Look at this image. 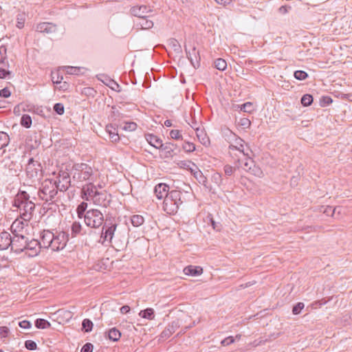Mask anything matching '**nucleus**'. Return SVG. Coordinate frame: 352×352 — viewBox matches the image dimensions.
I'll list each match as a JSON object with an SVG mask.
<instances>
[{
  "label": "nucleus",
  "mask_w": 352,
  "mask_h": 352,
  "mask_svg": "<svg viewBox=\"0 0 352 352\" xmlns=\"http://www.w3.org/2000/svg\"><path fill=\"white\" fill-rule=\"evenodd\" d=\"M41 171L40 164L33 158H30L25 168L26 183L23 182V186H27V190H30V193L33 195L37 193L36 186L38 183Z\"/></svg>",
  "instance_id": "f257e3e1"
},
{
  "label": "nucleus",
  "mask_w": 352,
  "mask_h": 352,
  "mask_svg": "<svg viewBox=\"0 0 352 352\" xmlns=\"http://www.w3.org/2000/svg\"><path fill=\"white\" fill-rule=\"evenodd\" d=\"M182 195V192L179 190H173L170 191L169 195L164 199V210L169 214L177 213L179 206L183 204Z\"/></svg>",
  "instance_id": "f03ea898"
},
{
  "label": "nucleus",
  "mask_w": 352,
  "mask_h": 352,
  "mask_svg": "<svg viewBox=\"0 0 352 352\" xmlns=\"http://www.w3.org/2000/svg\"><path fill=\"white\" fill-rule=\"evenodd\" d=\"M94 170L91 166L85 163L73 166L72 179L74 182H83L91 178Z\"/></svg>",
  "instance_id": "7ed1b4c3"
},
{
  "label": "nucleus",
  "mask_w": 352,
  "mask_h": 352,
  "mask_svg": "<svg viewBox=\"0 0 352 352\" xmlns=\"http://www.w3.org/2000/svg\"><path fill=\"white\" fill-rule=\"evenodd\" d=\"M58 186L54 181L45 179L41 184V188L39 192V196L43 200L46 201H53L58 193Z\"/></svg>",
  "instance_id": "20e7f679"
},
{
  "label": "nucleus",
  "mask_w": 352,
  "mask_h": 352,
  "mask_svg": "<svg viewBox=\"0 0 352 352\" xmlns=\"http://www.w3.org/2000/svg\"><path fill=\"white\" fill-rule=\"evenodd\" d=\"M84 221L89 228H99L104 223V215L98 209H89L84 214Z\"/></svg>",
  "instance_id": "39448f33"
},
{
  "label": "nucleus",
  "mask_w": 352,
  "mask_h": 352,
  "mask_svg": "<svg viewBox=\"0 0 352 352\" xmlns=\"http://www.w3.org/2000/svg\"><path fill=\"white\" fill-rule=\"evenodd\" d=\"M25 245H23V254L29 257H34L38 254L42 248L41 243L37 239H29L28 236L23 235Z\"/></svg>",
  "instance_id": "423d86ee"
},
{
  "label": "nucleus",
  "mask_w": 352,
  "mask_h": 352,
  "mask_svg": "<svg viewBox=\"0 0 352 352\" xmlns=\"http://www.w3.org/2000/svg\"><path fill=\"white\" fill-rule=\"evenodd\" d=\"M35 195L30 193V190H23V221H30L32 218V213L34 210L35 204L29 201L30 198L35 199Z\"/></svg>",
  "instance_id": "0eeeda50"
},
{
  "label": "nucleus",
  "mask_w": 352,
  "mask_h": 352,
  "mask_svg": "<svg viewBox=\"0 0 352 352\" xmlns=\"http://www.w3.org/2000/svg\"><path fill=\"white\" fill-rule=\"evenodd\" d=\"M69 240V234L61 231H56L54 234L53 241H52L51 250L53 251H59L63 250Z\"/></svg>",
  "instance_id": "6e6552de"
},
{
  "label": "nucleus",
  "mask_w": 352,
  "mask_h": 352,
  "mask_svg": "<svg viewBox=\"0 0 352 352\" xmlns=\"http://www.w3.org/2000/svg\"><path fill=\"white\" fill-rule=\"evenodd\" d=\"M58 188L61 192H65L71 186L70 175L67 170H61L58 172L57 179L54 181Z\"/></svg>",
  "instance_id": "1a4fd4ad"
},
{
  "label": "nucleus",
  "mask_w": 352,
  "mask_h": 352,
  "mask_svg": "<svg viewBox=\"0 0 352 352\" xmlns=\"http://www.w3.org/2000/svg\"><path fill=\"white\" fill-rule=\"evenodd\" d=\"M228 153L236 168H241L243 160H247V156H248L247 152L239 151L234 147H228Z\"/></svg>",
  "instance_id": "9d476101"
},
{
  "label": "nucleus",
  "mask_w": 352,
  "mask_h": 352,
  "mask_svg": "<svg viewBox=\"0 0 352 352\" xmlns=\"http://www.w3.org/2000/svg\"><path fill=\"white\" fill-rule=\"evenodd\" d=\"M98 187L90 182L83 186L81 193L82 198L86 201H94L98 192Z\"/></svg>",
  "instance_id": "9b49d317"
},
{
  "label": "nucleus",
  "mask_w": 352,
  "mask_h": 352,
  "mask_svg": "<svg viewBox=\"0 0 352 352\" xmlns=\"http://www.w3.org/2000/svg\"><path fill=\"white\" fill-rule=\"evenodd\" d=\"M111 201V195L108 194L107 191H98L95 199L93 203L95 205L107 208Z\"/></svg>",
  "instance_id": "f8f14e48"
},
{
  "label": "nucleus",
  "mask_w": 352,
  "mask_h": 352,
  "mask_svg": "<svg viewBox=\"0 0 352 352\" xmlns=\"http://www.w3.org/2000/svg\"><path fill=\"white\" fill-rule=\"evenodd\" d=\"M180 324L179 320L178 319L170 322L161 333L160 338L166 340L170 338V336L180 327Z\"/></svg>",
  "instance_id": "ddd939ff"
},
{
  "label": "nucleus",
  "mask_w": 352,
  "mask_h": 352,
  "mask_svg": "<svg viewBox=\"0 0 352 352\" xmlns=\"http://www.w3.org/2000/svg\"><path fill=\"white\" fill-rule=\"evenodd\" d=\"M151 12L152 10L150 8L144 5L134 6L131 8V14L138 17L139 19L148 17V14Z\"/></svg>",
  "instance_id": "4468645a"
},
{
  "label": "nucleus",
  "mask_w": 352,
  "mask_h": 352,
  "mask_svg": "<svg viewBox=\"0 0 352 352\" xmlns=\"http://www.w3.org/2000/svg\"><path fill=\"white\" fill-rule=\"evenodd\" d=\"M117 225L116 223L107 226L106 224L102 227L101 232V238L103 239L102 243L104 241L111 242L113 237L114 232L116 230Z\"/></svg>",
  "instance_id": "2eb2a0df"
},
{
  "label": "nucleus",
  "mask_w": 352,
  "mask_h": 352,
  "mask_svg": "<svg viewBox=\"0 0 352 352\" xmlns=\"http://www.w3.org/2000/svg\"><path fill=\"white\" fill-rule=\"evenodd\" d=\"M185 50L186 52V56L190 60L191 65L195 68L199 67L200 60L199 51L196 50L195 47H193L190 50H188L186 47H185Z\"/></svg>",
  "instance_id": "dca6fc26"
},
{
  "label": "nucleus",
  "mask_w": 352,
  "mask_h": 352,
  "mask_svg": "<svg viewBox=\"0 0 352 352\" xmlns=\"http://www.w3.org/2000/svg\"><path fill=\"white\" fill-rule=\"evenodd\" d=\"M54 232L49 230H44L41 234V245L44 248H50L52 241H53Z\"/></svg>",
  "instance_id": "f3484780"
},
{
  "label": "nucleus",
  "mask_w": 352,
  "mask_h": 352,
  "mask_svg": "<svg viewBox=\"0 0 352 352\" xmlns=\"http://www.w3.org/2000/svg\"><path fill=\"white\" fill-rule=\"evenodd\" d=\"M154 192L158 199H164L169 195V186L164 183H160L155 186Z\"/></svg>",
  "instance_id": "a211bd4d"
},
{
  "label": "nucleus",
  "mask_w": 352,
  "mask_h": 352,
  "mask_svg": "<svg viewBox=\"0 0 352 352\" xmlns=\"http://www.w3.org/2000/svg\"><path fill=\"white\" fill-rule=\"evenodd\" d=\"M56 30L57 27L55 24L48 22L40 23L36 27V31L45 34L54 33Z\"/></svg>",
  "instance_id": "6ab92c4d"
},
{
  "label": "nucleus",
  "mask_w": 352,
  "mask_h": 352,
  "mask_svg": "<svg viewBox=\"0 0 352 352\" xmlns=\"http://www.w3.org/2000/svg\"><path fill=\"white\" fill-rule=\"evenodd\" d=\"M175 144L170 142H166L165 144H163L160 150L163 153L164 158H171L175 155Z\"/></svg>",
  "instance_id": "aec40b11"
},
{
  "label": "nucleus",
  "mask_w": 352,
  "mask_h": 352,
  "mask_svg": "<svg viewBox=\"0 0 352 352\" xmlns=\"http://www.w3.org/2000/svg\"><path fill=\"white\" fill-rule=\"evenodd\" d=\"M12 243L11 236L8 232L0 233V250L8 249Z\"/></svg>",
  "instance_id": "412c9836"
},
{
  "label": "nucleus",
  "mask_w": 352,
  "mask_h": 352,
  "mask_svg": "<svg viewBox=\"0 0 352 352\" xmlns=\"http://www.w3.org/2000/svg\"><path fill=\"white\" fill-rule=\"evenodd\" d=\"M145 139L150 145L155 147V148L160 149L163 145L162 140L153 134H146Z\"/></svg>",
  "instance_id": "4be33fe9"
},
{
  "label": "nucleus",
  "mask_w": 352,
  "mask_h": 352,
  "mask_svg": "<svg viewBox=\"0 0 352 352\" xmlns=\"http://www.w3.org/2000/svg\"><path fill=\"white\" fill-rule=\"evenodd\" d=\"M21 239H22V236L20 235H14L11 237L12 243H10L11 250L16 252V254L21 253L22 252V244L21 243Z\"/></svg>",
  "instance_id": "5701e85b"
},
{
  "label": "nucleus",
  "mask_w": 352,
  "mask_h": 352,
  "mask_svg": "<svg viewBox=\"0 0 352 352\" xmlns=\"http://www.w3.org/2000/svg\"><path fill=\"white\" fill-rule=\"evenodd\" d=\"M22 214L20 213L17 219L12 223L11 226V230L13 235H20L22 236L21 233L22 232Z\"/></svg>",
  "instance_id": "b1692460"
},
{
  "label": "nucleus",
  "mask_w": 352,
  "mask_h": 352,
  "mask_svg": "<svg viewBox=\"0 0 352 352\" xmlns=\"http://www.w3.org/2000/svg\"><path fill=\"white\" fill-rule=\"evenodd\" d=\"M38 146V142L36 140V133L33 135H27L25 138V149L28 151H32L35 149Z\"/></svg>",
  "instance_id": "393cba45"
},
{
  "label": "nucleus",
  "mask_w": 352,
  "mask_h": 352,
  "mask_svg": "<svg viewBox=\"0 0 352 352\" xmlns=\"http://www.w3.org/2000/svg\"><path fill=\"white\" fill-rule=\"evenodd\" d=\"M203 270L199 266L188 265L184 269L186 275L196 276L202 274Z\"/></svg>",
  "instance_id": "a878e982"
},
{
  "label": "nucleus",
  "mask_w": 352,
  "mask_h": 352,
  "mask_svg": "<svg viewBox=\"0 0 352 352\" xmlns=\"http://www.w3.org/2000/svg\"><path fill=\"white\" fill-rule=\"evenodd\" d=\"M106 131L109 133V138L112 142H117L120 140L118 131L112 124L107 125Z\"/></svg>",
  "instance_id": "bb28decb"
},
{
  "label": "nucleus",
  "mask_w": 352,
  "mask_h": 352,
  "mask_svg": "<svg viewBox=\"0 0 352 352\" xmlns=\"http://www.w3.org/2000/svg\"><path fill=\"white\" fill-rule=\"evenodd\" d=\"M136 26L142 30H149L153 26V22L148 20L147 17L138 19Z\"/></svg>",
  "instance_id": "cd10ccee"
},
{
  "label": "nucleus",
  "mask_w": 352,
  "mask_h": 352,
  "mask_svg": "<svg viewBox=\"0 0 352 352\" xmlns=\"http://www.w3.org/2000/svg\"><path fill=\"white\" fill-rule=\"evenodd\" d=\"M139 316L143 318H146L150 320H153L155 318L154 309L152 308H147L144 310H142L139 313Z\"/></svg>",
  "instance_id": "c85d7f7f"
},
{
  "label": "nucleus",
  "mask_w": 352,
  "mask_h": 352,
  "mask_svg": "<svg viewBox=\"0 0 352 352\" xmlns=\"http://www.w3.org/2000/svg\"><path fill=\"white\" fill-rule=\"evenodd\" d=\"M108 337L111 340L116 342L121 337V333L116 328H112L109 331Z\"/></svg>",
  "instance_id": "c756f323"
},
{
  "label": "nucleus",
  "mask_w": 352,
  "mask_h": 352,
  "mask_svg": "<svg viewBox=\"0 0 352 352\" xmlns=\"http://www.w3.org/2000/svg\"><path fill=\"white\" fill-rule=\"evenodd\" d=\"M35 326L37 329H47L49 328L51 326V324L49 321L43 319V318H38L35 320Z\"/></svg>",
  "instance_id": "7c9ffc66"
},
{
  "label": "nucleus",
  "mask_w": 352,
  "mask_h": 352,
  "mask_svg": "<svg viewBox=\"0 0 352 352\" xmlns=\"http://www.w3.org/2000/svg\"><path fill=\"white\" fill-rule=\"evenodd\" d=\"M144 220L142 216L134 214L131 218V222L134 227H138L143 224Z\"/></svg>",
  "instance_id": "2f4dec72"
},
{
  "label": "nucleus",
  "mask_w": 352,
  "mask_h": 352,
  "mask_svg": "<svg viewBox=\"0 0 352 352\" xmlns=\"http://www.w3.org/2000/svg\"><path fill=\"white\" fill-rule=\"evenodd\" d=\"M87 208V204L85 202H82L80 204L78 205L77 207L76 211L77 214L79 218H84V214L85 212L88 210Z\"/></svg>",
  "instance_id": "473e14b6"
},
{
  "label": "nucleus",
  "mask_w": 352,
  "mask_h": 352,
  "mask_svg": "<svg viewBox=\"0 0 352 352\" xmlns=\"http://www.w3.org/2000/svg\"><path fill=\"white\" fill-rule=\"evenodd\" d=\"M9 140V136L6 133L0 131V149L4 148L8 144Z\"/></svg>",
  "instance_id": "72a5a7b5"
},
{
  "label": "nucleus",
  "mask_w": 352,
  "mask_h": 352,
  "mask_svg": "<svg viewBox=\"0 0 352 352\" xmlns=\"http://www.w3.org/2000/svg\"><path fill=\"white\" fill-rule=\"evenodd\" d=\"M21 204H22V191L19 189L14 199L13 200L12 207L15 208L16 210L20 208V206Z\"/></svg>",
  "instance_id": "f704fd0d"
},
{
  "label": "nucleus",
  "mask_w": 352,
  "mask_h": 352,
  "mask_svg": "<svg viewBox=\"0 0 352 352\" xmlns=\"http://www.w3.org/2000/svg\"><path fill=\"white\" fill-rule=\"evenodd\" d=\"M214 67L220 71H224L227 68V63L223 58H217L214 61Z\"/></svg>",
  "instance_id": "c9c22d12"
},
{
  "label": "nucleus",
  "mask_w": 352,
  "mask_h": 352,
  "mask_svg": "<svg viewBox=\"0 0 352 352\" xmlns=\"http://www.w3.org/2000/svg\"><path fill=\"white\" fill-rule=\"evenodd\" d=\"M244 140L241 139L240 138H236L234 144H230L229 147H234L239 151H245L244 150Z\"/></svg>",
  "instance_id": "e433bc0d"
},
{
  "label": "nucleus",
  "mask_w": 352,
  "mask_h": 352,
  "mask_svg": "<svg viewBox=\"0 0 352 352\" xmlns=\"http://www.w3.org/2000/svg\"><path fill=\"white\" fill-rule=\"evenodd\" d=\"M7 48L5 45L0 46V63L1 65H6L7 61L6 56Z\"/></svg>",
  "instance_id": "4c0bfd02"
},
{
  "label": "nucleus",
  "mask_w": 352,
  "mask_h": 352,
  "mask_svg": "<svg viewBox=\"0 0 352 352\" xmlns=\"http://www.w3.org/2000/svg\"><path fill=\"white\" fill-rule=\"evenodd\" d=\"M313 102V97L310 94H305L301 98V104L304 107H308Z\"/></svg>",
  "instance_id": "58836bf2"
},
{
  "label": "nucleus",
  "mask_w": 352,
  "mask_h": 352,
  "mask_svg": "<svg viewBox=\"0 0 352 352\" xmlns=\"http://www.w3.org/2000/svg\"><path fill=\"white\" fill-rule=\"evenodd\" d=\"M82 229V226L79 222L75 221L72 225V235L76 236L78 234Z\"/></svg>",
  "instance_id": "ea45409f"
},
{
  "label": "nucleus",
  "mask_w": 352,
  "mask_h": 352,
  "mask_svg": "<svg viewBox=\"0 0 352 352\" xmlns=\"http://www.w3.org/2000/svg\"><path fill=\"white\" fill-rule=\"evenodd\" d=\"M93 322L89 319H84L82 322V329L85 332H89L92 330Z\"/></svg>",
  "instance_id": "a19ab883"
},
{
  "label": "nucleus",
  "mask_w": 352,
  "mask_h": 352,
  "mask_svg": "<svg viewBox=\"0 0 352 352\" xmlns=\"http://www.w3.org/2000/svg\"><path fill=\"white\" fill-rule=\"evenodd\" d=\"M137 124L134 122H126L122 129L127 131H134L137 129Z\"/></svg>",
  "instance_id": "79ce46f5"
},
{
  "label": "nucleus",
  "mask_w": 352,
  "mask_h": 352,
  "mask_svg": "<svg viewBox=\"0 0 352 352\" xmlns=\"http://www.w3.org/2000/svg\"><path fill=\"white\" fill-rule=\"evenodd\" d=\"M294 76L297 80H305L308 77V74L305 71L297 70V71L294 72Z\"/></svg>",
  "instance_id": "37998d69"
},
{
  "label": "nucleus",
  "mask_w": 352,
  "mask_h": 352,
  "mask_svg": "<svg viewBox=\"0 0 352 352\" xmlns=\"http://www.w3.org/2000/svg\"><path fill=\"white\" fill-rule=\"evenodd\" d=\"M25 347L30 351H34L37 349L36 343L31 340H25L24 342Z\"/></svg>",
  "instance_id": "c03bdc74"
},
{
  "label": "nucleus",
  "mask_w": 352,
  "mask_h": 352,
  "mask_svg": "<svg viewBox=\"0 0 352 352\" xmlns=\"http://www.w3.org/2000/svg\"><path fill=\"white\" fill-rule=\"evenodd\" d=\"M333 100L330 96H325L320 98V104L323 107L331 104Z\"/></svg>",
  "instance_id": "a18cd8bd"
},
{
  "label": "nucleus",
  "mask_w": 352,
  "mask_h": 352,
  "mask_svg": "<svg viewBox=\"0 0 352 352\" xmlns=\"http://www.w3.org/2000/svg\"><path fill=\"white\" fill-rule=\"evenodd\" d=\"M23 232H25L28 236L34 235V228L28 223H27L25 225L23 223Z\"/></svg>",
  "instance_id": "49530a36"
},
{
  "label": "nucleus",
  "mask_w": 352,
  "mask_h": 352,
  "mask_svg": "<svg viewBox=\"0 0 352 352\" xmlns=\"http://www.w3.org/2000/svg\"><path fill=\"white\" fill-rule=\"evenodd\" d=\"M305 305L303 302L296 303L292 308V314L294 315H298L300 313L301 310L304 308Z\"/></svg>",
  "instance_id": "de8ad7c7"
},
{
  "label": "nucleus",
  "mask_w": 352,
  "mask_h": 352,
  "mask_svg": "<svg viewBox=\"0 0 352 352\" xmlns=\"http://www.w3.org/2000/svg\"><path fill=\"white\" fill-rule=\"evenodd\" d=\"M238 168H236L235 165L234 166H232L230 165L227 164L224 166L223 170L226 175L230 176L234 173V170Z\"/></svg>",
  "instance_id": "09e8293b"
},
{
  "label": "nucleus",
  "mask_w": 352,
  "mask_h": 352,
  "mask_svg": "<svg viewBox=\"0 0 352 352\" xmlns=\"http://www.w3.org/2000/svg\"><path fill=\"white\" fill-rule=\"evenodd\" d=\"M183 149L188 153L192 152L195 150V146L193 143L186 142L182 145Z\"/></svg>",
  "instance_id": "8fccbe9b"
},
{
  "label": "nucleus",
  "mask_w": 352,
  "mask_h": 352,
  "mask_svg": "<svg viewBox=\"0 0 352 352\" xmlns=\"http://www.w3.org/2000/svg\"><path fill=\"white\" fill-rule=\"evenodd\" d=\"M241 110L244 112L251 113L254 110L252 103L248 102L241 106Z\"/></svg>",
  "instance_id": "3c124183"
},
{
  "label": "nucleus",
  "mask_w": 352,
  "mask_h": 352,
  "mask_svg": "<svg viewBox=\"0 0 352 352\" xmlns=\"http://www.w3.org/2000/svg\"><path fill=\"white\" fill-rule=\"evenodd\" d=\"M81 69L82 68L78 67L69 66V67H67V68H66V72L68 74L78 75L80 72Z\"/></svg>",
  "instance_id": "603ef678"
},
{
  "label": "nucleus",
  "mask_w": 352,
  "mask_h": 352,
  "mask_svg": "<svg viewBox=\"0 0 352 352\" xmlns=\"http://www.w3.org/2000/svg\"><path fill=\"white\" fill-rule=\"evenodd\" d=\"M249 156H247V160H245V162L243 163V166H241L246 171H250L252 168V165H254V162L249 160Z\"/></svg>",
  "instance_id": "864d4df0"
},
{
  "label": "nucleus",
  "mask_w": 352,
  "mask_h": 352,
  "mask_svg": "<svg viewBox=\"0 0 352 352\" xmlns=\"http://www.w3.org/2000/svg\"><path fill=\"white\" fill-rule=\"evenodd\" d=\"M54 111L58 115H63L65 111L63 104L62 103H56L54 105Z\"/></svg>",
  "instance_id": "5fc2aeb1"
},
{
  "label": "nucleus",
  "mask_w": 352,
  "mask_h": 352,
  "mask_svg": "<svg viewBox=\"0 0 352 352\" xmlns=\"http://www.w3.org/2000/svg\"><path fill=\"white\" fill-rule=\"evenodd\" d=\"M212 180L217 184L218 186H219L222 182V176L221 173H214L212 175Z\"/></svg>",
  "instance_id": "6e6d98bb"
},
{
  "label": "nucleus",
  "mask_w": 352,
  "mask_h": 352,
  "mask_svg": "<svg viewBox=\"0 0 352 352\" xmlns=\"http://www.w3.org/2000/svg\"><path fill=\"white\" fill-rule=\"evenodd\" d=\"M32 125V118L28 114H23V127L30 128Z\"/></svg>",
  "instance_id": "4d7b16f0"
},
{
  "label": "nucleus",
  "mask_w": 352,
  "mask_h": 352,
  "mask_svg": "<svg viewBox=\"0 0 352 352\" xmlns=\"http://www.w3.org/2000/svg\"><path fill=\"white\" fill-rule=\"evenodd\" d=\"M327 302V300H325L324 299H322L320 300L314 301V302H312L310 306L312 309H317L318 307H320L322 305H325Z\"/></svg>",
  "instance_id": "13d9d810"
},
{
  "label": "nucleus",
  "mask_w": 352,
  "mask_h": 352,
  "mask_svg": "<svg viewBox=\"0 0 352 352\" xmlns=\"http://www.w3.org/2000/svg\"><path fill=\"white\" fill-rule=\"evenodd\" d=\"M195 177L199 179V183H202L204 185L205 184V182H207L206 178L204 176L203 173L199 170L195 173Z\"/></svg>",
  "instance_id": "bf43d9fd"
},
{
  "label": "nucleus",
  "mask_w": 352,
  "mask_h": 352,
  "mask_svg": "<svg viewBox=\"0 0 352 352\" xmlns=\"http://www.w3.org/2000/svg\"><path fill=\"white\" fill-rule=\"evenodd\" d=\"M170 136L171 138L175 140H179L182 138V135L179 130H171L170 132Z\"/></svg>",
  "instance_id": "052dcab7"
},
{
  "label": "nucleus",
  "mask_w": 352,
  "mask_h": 352,
  "mask_svg": "<svg viewBox=\"0 0 352 352\" xmlns=\"http://www.w3.org/2000/svg\"><path fill=\"white\" fill-rule=\"evenodd\" d=\"M234 340H235V339L232 336H228V337L226 338L225 339H223L221 342V344L223 346H228L230 344L233 343L234 342Z\"/></svg>",
  "instance_id": "680f3d73"
},
{
  "label": "nucleus",
  "mask_w": 352,
  "mask_h": 352,
  "mask_svg": "<svg viewBox=\"0 0 352 352\" xmlns=\"http://www.w3.org/2000/svg\"><path fill=\"white\" fill-rule=\"evenodd\" d=\"M249 172L251 174L258 177H261V175H262V171L261 170V169L256 167L255 165H253V167Z\"/></svg>",
  "instance_id": "e2e57ef3"
},
{
  "label": "nucleus",
  "mask_w": 352,
  "mask_h": 352,
  "mask_svg": "<svg viewBox=\"0 0 352 352\" xmlns=\"http://www.w3.org/2000/svg\"><path fill=\"white\" fill-rule=\"evenodd\" d=\"M11 72L8 70H6L3 68H0V78L4 79L9 78L10 76Z\"/></svg>",
  "instance_id": "0e129e2a"
},
{
  "label": "nucleus",
  "mask_w": 352,
  "mask_h": 352,
  "mask_svg": "<svg viewBox=\"0 0 352 352\" xmlns=\"http://www.w3.org/2000/svg\"><path fill=\"white\" fill-rule=\"evenodd\" d=\"M93 351V345L91 343H86L83 345L81 349L80 352H92Z\"/></svg>",
  "instance_id": "69168bd1"
},
{
  "label": "nucleus",
  "mask_w": 352,
  "mask_h": 352,
  "mask_svg": "<svg viewBox=\"0 0 352 352\" xmlns=\"http://www.w3.org/2000/svg\"><path fill=\"white\" fill-rule=\"evenodd\" d=\"M9 333V329L7 327H0V336L1 338H6L8 336Z\"/></svg>",
  "instance_id": "338daca9"
},
{
  "label": "nucleus",
  "mask_w": 352,
  "mask_h": 352,
  "mask_svg": "<svg viewBox=\"0 0 352 352\" xmlns=\"http://www.w3.org/2000/svg\"><path fill=\"white\" fill-rule=\"evenodd\" d=\"M10 96V91L8 88H3L0 90V97L8 98Z\"/></svg>",
  "instance_id": "774afa93"
}]
</instances>
